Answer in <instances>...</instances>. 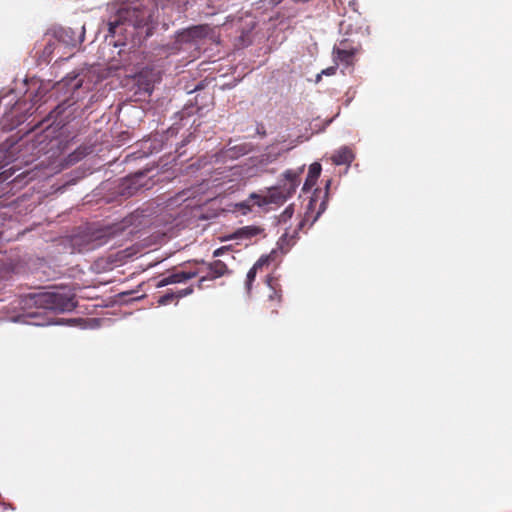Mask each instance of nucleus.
Returning a JSON list of instances; mask_svg holds the SVG:
<instances>
[{
    "mask_svg": "<svg viewBox=\"0 0 512 512\" xmlns=\"http://www.w3.org/2000/svg\"><path fill=\"white\" fill-rule=\"evenodd\" d=\"M178 0H117L107 5V25L115 47L140 45L152 34L155 12L159 5L178 4Z\"/></svg>",
    "mask_w": 512,
    "mask_h": 512,
    "instance_id": "nucleus-1",
    "label": "nucleus"
},
{
    "mask_svg": "<svg viewBox=\"0 0 512 512\" xmlns=\"http://www.w3.org/2000/svg\"><path fill=\"white\" fill-rule=\"evenodd\" d=\"M74 307L73 295L65 289L29 293L13 301V309L22 312L20 317L30 319L25 322L36 326L48 325L50 322L38 320L41 313L33 311L34 308L63 313L72 311Z\"/></svg>",
    "mask_w": 512,
    "mask_h": 512,
    "instance_id": "nucleus-2",
    "label": "nucleus"
},
{
    "mask_svg": "<svg viewBox=\"0 0 512 512\" xmlns=\"http://www.w3.org/2000/svg\"><path fill=\"white\" fill-rule=\"evenodd\" d=\"M219 35L209 25H197L182 30L176 36L173 50L200 52L208 44H217Z\"/></svg>",
    "mask_w": 512,
    "mask_h": 512,
    "instance_id": "nucleus-3",
    "label": "nucleus"
},
{
    "mask_svg": "<svg viewBox=\"0 0 512 512\" xmlns=\"http://www.w3.org/2000/svg\"><path fill=\"white\" fill-rule=\"evenodd\" d=\"M90 73L91 71L88 69L79 73L72 72L56 84L57 91L63 92L64 95H70L56 107L55 112L58 115L64 111L67 102H69L68 105L76 103L84 93L92 88V82L88 79Z\"/></svg>",
    "mask_w": 512,
    "mask_h": 512,
    "instance_id": "nucleus-4",
    "label": "nucleus"
},
{
    "mask_svg": "<svg viewBox=\"0 0 512 512\" xmlns=\"http://www.w3.org/2000/svg\"><path fill=\"white\" fill-rule=\"evenodd\" d=\"M287 200L283 191L280 190L278 186L270 187L267 189L265 195L259 193H251L249 197L237 204L239 210L242 211L243 214L248 213L252 210L253 206L264 207L268 204H281Z\"/></svg>",
    "mask_w": 512,
    "mask_h": 512,
    "instance_id": "nucleus-5",
    "label": "nucleus"
},
{
    "mask_svg": "<svg viewBox=\"0 0 512 512\" xmlns=\"http://www.w3.org/2000/svg\"><path fill=\"white\" fill-rule=\"evenodd\" d=\"M303 171L304 166L298 168L297 170H287L283 174V179L277 186L281 191H283L287 199L295 193L299 185V176L303 173Z\"/></svg>",
    "mask_w": 512,
    "mask_h": 512,
    "instance_id": "nucleus-6",
    "label": "nucleus"
},
{
    "mask_svg": "<svg viewBox=\"0 0 512 512\" xmlns=\"http://www.w3.org/2000/svg\"><path fill=\"white\" fill-rule=\"evenodd\" d=\"M85 26H82L81 33L77 35L71 28H58L54 31L55 41L65 46L75 47L84 40Z\"/></svg>",
    "mask_w": 512,
    "mask_h": 512,
    "instance_id": "nucleus-7",
    "label": "nucleus"
},
{
    "mask_svg": "<svg viewBox=\"0 0 512 512\" xmlns=\"http://www.w3.org/2000/svg\"><path fill=\"white\" fill-rule=\"evenodd\" d=\"M354 158L355 155L353 151L349 147L343 146L334 152V154L331 157V160L335 165L345 164L349 166L354 160Z\"/></svg>",
    "mask_w": 512,
    "mask_h": 512,
    "instance_id": "nucleus-8",
    "label": "nucleus"
},
{
    "mask_svg": "<svg viewBox=\"0 0 512 512\" xmlns=\"http://www.w3.org/2000/svg\"><path fill=\"white\" fill-rule=\"evenodd\" d=\"M196 276V273L194 272H176L173 274H170L164 278H162L159 283L158 287H164L170 284H176V283H182L185 282L191 278H194Z\"/></svg>",
    "mask_w": 512,
    "mask_h": 512,
    "instance_id": "nucleus-9",
    "label": "nucleus"
},
{
    "mask_svg": "<svg viewBox=\"0 0 512 512\" xmlns=\"http://www.w3.org/2000/svg\"><path fill=\"white\" fill-rule=\"evenodd\" d=\"M36 88V92L33 94L32 98H31V101L33 102V104H37L43 97L44 95L50 90L51 88V85L49 82L47 83H44L42 81H39V80H31V83H30V87L29 89L31 88Z\"/></svg>",
    "mask_w": 512,
    "mask_h": 512,
    "instance_id": "nucleus-10",
    "label": "nucleus"
},
{
    "mask_svg": "<svg viewBox=\"0 0 512 512\" xmlns=\"http://www.w3.org/2000/svg\"><path fill=\"white\" fill-rule=\"evenodd\" d=\"M263 233V229L258 226H245L238 229L233 235L230 236L231 239H251Z\"/></svg>",
    "mask_w": 512,
    "mask_h": 512,
    "instance_id": "nucleus-11",
    "label": "nucleus"
},
{
    "mask_svg": "<svg viewBox=\"0 0 512 512\" xmlns=\"http://www.w3.org/2000/svg\"><path fill=\"white\" fill-rule=\"evenodd\" d=\"M270 256L260 257L253 267L248 271L245 286L247 291H250L252 282L254 281L257 271L269 262Z\"/></svg>",
    "mask_w": 512,
    "mask_h": 512,
    "instance_id": "nucleus-12",
    "label": "nucleus"
},
{
    "mask_svg": "<svg viewBox=\"0 0 512 512\" xmlns=\"http://www.w3.org/2000/svg\"><path fill=\"white\" fill-rule=\"evenodd\" d=\"M320 173H321V165L319 163L315 162L310 165L309 171H308V176L303 185V191H308L315 185Z\"/></svg>",
    "mask_w": 512,
    "mask_h": 512,
    "instance_id": "nucleus-13",
    "label": "nucleus"
},
{
    "mask_svg": "<svg viewBox=\"0 0 512 512\" xmlns=\"http://www.w3.org/2000/svg\"><path fill=\"white\" fill-rule=\"evenodd\" d=\"M146 173L143 171L135 173L129 179H127L128 186L132 189L130 194L134 193L139 188L145 187L149 188L148 184L145 182Z\"/></svg>",
    "mask_w": 512,
    "mask_h": 512,
    "instance_id": "nucleus-14",
    "label": "nucleus"
},
{
    "mask_svg": "<svg viewBox=\"0 0 512 512\" xmlns=\"http://www.w3.org/2000/svg\"><path fill=\"white\" fill-rule=\"evenodd\" d=\"M357 50L355 48L346 49V48H335L334 55L335 58L347 65L351 63L352 57L356 54Z\"/></svg>",
    "mask_w": 512,
    "mask_h": 512,
    "instance_id": "nucleus-15",
    "label": "nucleus"
},
{
    "mask_svg": "<svg viewBox=\"0 0 512 512\" xmlns=\"http://www.w3.org/2000/svg\"><path fill=\"white\" fill-rule=\"evenodd\" d=\"M210 270L215 277H220L227 272V266L224 262L216 260L210 264Z\"/></svg>",
    "mask_w": 512,
    "mask_h": 512,
    "instance_id": "nucleus-16",
    "label": "nucleus"
},
{
    "mask_svg": "<svg viewBox=\"0 0 512 512\" xmlns=\"http://www.w3.org/2000/svg\"><path fill=\"white\" fill-rule=\"evenodd\" d=\"M294 214V206L291 204L280 214L278 222L280 224H286Z\"/></svg>",
    "mask_w": 512,
    "mask_h": 512,
    "instance_id": "nucleus-17",
    "label": "nucleus"
},
{
    "mask_svg": "<svg viewBox=\"0 0 512 512\" xmlns=\"http://www.w3.org/2000/svg\"><path fill=\"white\" fill-rule=\"evenodd\" d=\"M316 202L317 201H316V199L314 197H312L310 199L309 204L307 206V211L305 213V217H304L303 220L300 221V223L298 225L299 229H301L305 225V223L310 220V213L314 210V208L316 206Z\"/></svg>",
    "mask_w": 512,
    "mask_h": 512,
    "instance_id": "nucleus-18",
    "label": "nucleus"
},
{
    "mask_svg": "<svg viewBox=\"0 0 512 512\" xmlns=\"http://www.w3.org/2000/svg\"><path fill=\"white\" fill-rule=\"evenodd\" d=\"M280 155L279 152H276V153H273L271 151L267 152V153H264L260 156V164L262 165H266V164H269V163H272L274 162L278 156Z\"/></svg>",
    "mask_w": 512,
    "mask_h": 512,
    "instance_id": "nucleus-19",
    "label": "nucleus"
},
{
    "mask_svg": "<svg viewBox=\"0 0 512 512\" xmlns=\"http://www.w3.org/2000/svg\"><path fill=\"white\" fill-rule=\"evenodd\" d=\"M176 293L175 292H170V293H167L163 296H161L158 300V304L159 305H167L169 304L172 300L174 299H177L176 297Z\"/></svg>",
    "mask_w": 512,
    "mask_h": 512,
    "instance_id": "nucleus-20",
    "label": "nucleus"
},
{
    "mask_svg": "<svg viewBox=\"0 0 512 512\" xmlns=\"http://www.w3.org/2000/svg\"><path fill=\"white\" fill-rule=\"evenodd\" d=\"M335 73H336L335 66L324 69V70H322V72L320 74L317 75V81H319V79L321 78L322 75L330 76V75H334Z\"/></svg>",
    "mask_w": 512,
    "mask_h": 512,
    "instance_id": "nucleus-21",
    "label": "nucleus"
},
{
    "mask_svg": "<svg viewBox=\"0 0 512 512\" xmlns=\"http://www.w3.org/2000/svg\"><path fill=\"white\" fill-rule=\"evenodd\" d=\"M95 243H87V246L83 248V250L95 249L97 246L102 245L104 242L99 239L97 236L94 240Z\"/></svg>",
    "mask_w": 512,
    "mask_h": 512,
    "instance_id": "nucleus-22",
    "label": "nucleus"
},
{
    "mask_svg": "<svg viewBox=\"0 0 512 512\" xmlns=\"http://www.w3.org/2000/svg\"><path fill=\"white\" fill-rule=\"evenodd\" d=\"M192 292H193L192 287H188V288H185V289L179 290V291H177V292H175V293H176V295H177L176 297H177V299H178V298L185 297V296H187V295L191 294Z\"/></svg>",
    "mask_w": 512,
    "mask_h": 512,
    "instance_id": "nucleus-23",
    "label": "nucleus"
},
{
    "mask_svg": "<svg viewBox=\"0 0 512 512\" xmlns=\"http://www.w3.org/2000/svg\"><path fill=\"white\" fill-rule=\"evenodd\" d=\"M325 209H326V202L322 201L318 212L316 213V215L313 217V219L311 221V225L318 219V217L321 215V213L324 212Z\"/></svg>",
    "mask_w": 512,
    "mask_h": 512,
    "instance_id": "nucleus-24",
    "label": "nucleus"
},
{
    "mask_svg": "<svg viewBox=\"0 0 512 512\" xmlns=\"http://www.w3.org/2000/svg\"><path fill=\"white\" fill-rule=\"evenodd\" d=\"M228 251V247H220L213 252L214 257H219Z\"/></svg>",
    "mask_w": 512,
    "mask_h": 512,
    "instance_id": "nucleus-25",
    "label": "nucleus"
},
{
    "mask_svg": "<svg viewBox=\"0 0 512 512\" xmlns=\"http://www.w3.org/2000/svg\"><path fill=\"white\" fill-rule=\"evenodd\" d=\"M54 49H55V43H49L44 49V54L50 55Z\"/></svg>",
    "mask_w": 512,
    "mask_h": 512,
    "instance_id": "nucleus-26",
    "label": "nucleus"
},
{
    "mask_svg": "<svg viewBox=\"0 0 512 512\" xmlns=\"http://www.w3.org/2000/svg\"><path fill=\"white\" fill-rule=\"evenodd\" d=\"M241 171H242V168L241 167H233L232 168V174L233 175H236V174H241Z\"/></svg>",
    "mask_w": 512,
    "mask_h": 512,
    "instance_id": "nucleus-27",
    "label": "nucleus"
},
{
    "mask_svg": "<svg viewBox=\"0 0 512 512\" xmlns=\"http://www.w3.org/2000/svg\"><path fill=\"white\" fill-rule=\"evenodd\" d=\"M125 70H126L127 72H130V74H129V75H131V76H135V75H136V73H137V71H134V69H125Z\"/></svg>",
    "mask_w": 512,
    "mask_h": 512,
    "instance_id": "nucleus-28",
    "label": "nucleus"
},
{
    "mask_svg": "<svg viewBox=\"0 0 512 512\" xmlns=\"http://www.w3.org/2000/svg\"><path fill=\"white\" fill-rule=\"evenodd\" d=\"M288 236H289V233L286 231V232L284 233V235H283V237H282V239H281V240H285V239H286V237H288Z\"/></svg>",
    "mask_w": 512,
    "mask_h": 512,
    "instance_id": "nucleus-29",
    "label": "nucleus"
},
{
    "mask_svg": "<svg viewBox=\"0 0 512 512\" xmlns=\"http://www.w3.org/2000/svg\"><path fill=\"white\" fill-rule=\"evenodd\" d=\"M267 284H268L270 287H272L271 279H270V278H268V279H267Z\"/></svg>",
    "mask_w": 512,
    "mask_h": 512,
    "instance_id": "nucleus-30",
    "label": "nucleus"
},
{
    "mask_svg": "<svg viewBox=\"0 0 512 512\" xmlns=\"http://www.w3.org/2000/svg\"><path fill=\"white\" fill-rule=\"evenodd\" d=\"M145 90H146L148 93H151V88H150L149 86H147V87L145 88Z\"/></svg>",
    "mask_w": 512,
    "mask_h": 512,
    "instance_id": "nucleus-31",
    "label": "nucleus"
},
{
    "mask_svg": "<svg viewBox=\"0 0 512 512\" xmlns=\"http://www.w3.org/2000/svg\"><path fill=\"white\" fill-rule=\"evenodd\" d=\"M349 4H350V6H353V5H355V1H351Z\"/></svg>",
    "mask_w": 512,
    "mask_h": 512,
    "instance_id": "nucleus-32",
    "label": "nucleus"
}]
</instances>
